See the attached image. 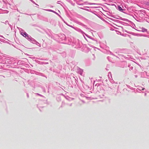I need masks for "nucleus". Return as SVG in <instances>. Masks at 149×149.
Here are the masks:
<instances>
[{
    "mask_svg": "<svg viewBox=\"0 0 149 149\" xmlns=\"http://www.w3.org/2000/svg\"><path fill=\"white\" fill-rule=\"evenodd\" d=\"M118 8L119 10L121 11L123 10V9L121 7H120V6H118Z\"/></svg>",
    "mask_w": 149,
    "mask_h": 149,
    "instance_id": "obj_1",
    "label": "nucleus"
},
{
    "mask_svg": "<svg viewBox=\"0 0 149 149\" xmlns=\"http://www.w3.org/2000/svg\"><path fill=\"white\" fill-rule=\"evenodd\" d=\"M23 34H24V35H25L26 36V35H27V33H21V34H22V36H24V35H23Z\"/></svg>",
    "mask_w": 149,
    "mask_h": 149,
    "instance_id": "obj_2",
    "label": "nucleus"
},
{
    "mask_svg": "<svg viewBox=\"0 0 149 149\" xmlns=\"http://www.w3.org/2000/svg\"><path fill=\"white\" fill-rule=\"evenodd\" d=\"M144 89H145V88H143L142 89V90H144Z\"/></svg>",
    "mask_w": 149,
    "mask_h": 149,
    "instance_id": "obj_3",
    "label": "nucleus"
}]
</instances>
